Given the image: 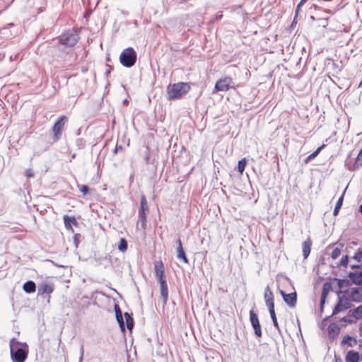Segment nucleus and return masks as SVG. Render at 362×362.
I'll list each match as a JSON object with an SVG mask.
<instances>
[{
	"label": "nucleus",
	"instance_id": "nucleus-1",
	"mask_svg": "<svg viewBox=\"0 0 362 362\" xmlns=\"http://www.w3.org/2000/svg\"><path fill=\"white\" fill-rule=\"evenodd\" d=\"M10 355L12 362H25L28 356L29 347L25 342L12 338L9 342Z\"/></svg>",
	"mask_w": 362,
	"mask_h": 362
},
{
	"label": "nucleus",
	"instance_id": "nucleus-2",
	"mask_svg": "<svg viewBox=\"0 0 362 362\" xmlns=\"http://www.w3.org/2000/svg\"><path fill=\"white\" fill-rule=\"evenodd\" d=\"M190 90V86L187 83L180 82L170 84L167 88V93L169 100H176L182 98Z\"/></svg>",
	"mask_w": 362,
	"mask_h": 362
},
{
	"label": "nucleus",
	"instance_id": "nucleus-3",
	"mask_svg": "<svg viewBox=\"0 0 362 362\" xmlns=\"http://www.w3.org/2000/svg\"><path fill=\"white\" fill-rule=\"evenodd\" d=\"M137 59V54L133 47L124 49L120 54L119 62L121 64L127 68L132 67Z\"/></svg>",
	"mask_w": 362,
	"mask_h": 362
},
{
	"label": "nucleus",
	"instance_id": "nucleus-4",
	"mask_svg": "<svg viewBox=\"0 0 362 362\" xmlns=\"http://www.w3.org/2000/svg\"><path fill=\"white\" fill-rule=\"evenodd\" d=\"M59 42L66 47L74 46L79 40V35L74 28L69 29L58 37Z\"/></svg>",
	"mask_w": 362,
	"mask_h": 362
},
{
	"label": "nucleus",
	"instance_id": "nucleus-5",
	"mask_svg": "<svg viewBox=\"0 0 362 362\" xmlns=\"http://www.w3.org/2000/svg\"><path fill=\"white\" fill-rule=\"evenodd\" d=\"M68 118L65 115H62L57 118L52 127V132L54 133V142L59 141L62 134V130L64 127L65 123L67 122Z\"/></svg>",
	"mask_w": 362,
	"mask_h": 362
},
{
	"label": "nucleus",
	"instance_id": "nucleus-6",
	"mask_svg": "<svg viewBox=\"0 0 362 362\" xmlns=\"http://www.w3.org/2000/svg\"><path fill=\"white\" fill-rule=\"evenodd\" d=\"M140 209L139 211V218L141 221V227L145 229L147 222V214L148 213V206L147 200L144 195L141 197Z\"/></svg>",
	"mask_w": 362,
	"mask_h": 362
},
{
	"label": "nucleus",
	"instance_id": "nucleus-7",
	"mask_svg": "<svg viewBox=\"0 0 362 362\" xmlns=\"http://www.w3.org/2000/svg\"><path fill=\"white\" fill-rule=\"evenodd\" d=\"M250 320L257 336L262 335L261 325L257 315L253 310L250 311Z\"/></svg>",
	"mask_w": 362,
	"mask_h": 362
},
{
	"label": "nucleus",
	"instance_id": "nucleus-8",
	"mask_svg": "<svg viewBox=\"0 0 362 362\" xmlns=\"http://www.w3.org/2000/svg\"><path fill=\"white\" fill-rule=\"evenodd\" d=\"M231 79L230 78H225L220 79L216 83L214 87V92L227 91L230 88Z\"/></svg>",
	"mask_w": 362,
	"mask_h": 362
},
{
	"label": "nucleus",
	"instance_id": "nucleus-9",
	"mask_svg": "<svg viewBox=\"0 0 362 362\" xmlns=\"http://www.w3.org/2000/svg\"><path fill=\"white\" fill-rule=\"evenodd\" d=\"M155 275L159 283L166 281L165 269L162 261L156 262L155 264Z\"/></svg>",
	"mask_w": 362,
	"mask_h": 362
},
{
	"label": "nucleus",
	"instance_id": "nucleus-10",
	"mask_svg": "<svg viewBox=\"0 0 362 362\" xmlns=\"http://www.w3.org/2000/svg\"><path fill=\"white\" fill-rule=\"evenodd\" d=\"M280 293L284 300V301L287 303L288 305L291 307H294L296 303V292H292L290 293H286L284 291H280Z\"/></svg>",
	"mask_w": 362,
	"mask_h": 362
},
{
	"label": "nucleus",
	"instance_id": "nucleus-11",
	"mask_svg": "<svg viewBox=\"0 0 362 362\" xmlns=\"http://www.w3.org/2000/svg\"><path fill=\"white\" fill-rule=\"evenodd\" d=\"M176 243L177 244L176 251H177V257L181 260H182L185 263H189V259L186 255V253L182 247V242L180 239H177L176 240Z\"/></svg>",
	"mask_w": 362,
	"mask_h": 362
},
{
	"label": "nucleus",
	"instance_id": "nucleus-12",
	"mask_svg": "<svg viewBox=\"0 0 362 362\" xmlns=\"http://www.w3.org/2000/svg\"><path fill=\"white\" fill-rule=\"evenodd\" d=\"M54 288L52 285L48 283L43 282L40 284L37 287V295L42 296L45 293L49 294L52 293Z\"/></svg>",
	"mask_w": 362,
	"mask_h": 362
},
{
	"label": "nucleus",
	"instance_id": "nucleus-13",
	"mask_svg": "<svg viewBox=\"0 0 362 362\" xmlns=\"http://www.w3.org/2000/svg\"><path fill=\"white\" fill-rule=\"evenodd\" d=\"M23 290L25 293H33L36 291V284L33 281L28 280L23 284Z\"/></svg>",
	"mask_w": 362,
	"mask_h": 362
},
{
	"label": "nucleus",
	"instance_id": "nucleus-14",
	"mask_svg": "<svg viewBox=\"0 0 362 362\" xmlns=\"http://www.w3.org/2000/svg\"><path fill=\"white\" fill-rule=\"evenodd\" d=\"M264 299L266 305L268 308L269 313L270 314V316L272 317V291L269 285H267V286L265 288Z\"/></svg>",
	"mask_w": 362,
	"mask_h": 362
},
{
	"label": "nucleus",
	"instance_id": "nucleus-15",
	"mask_svg": "<svg viewBox=\"0 0 362 362\" xmlns=\"http://www.w3.org/2000/svg\"><path fill=\"white\" fill-rule=\"evenodd\" d=\"M160 288V295L163 300V305L167 303L168 299V288L167 281L159 283Z\"/></svg>",
	"mask_w": 362,
	"mask_h": 362
},
{
	"label": "nucleus",
	"instance_id": "nucleus-16",
	"mask_svg": "<svg viewBox=\"0 0 362 362\" xmlns=\"http://www.w3.org/2000/svg\"><path fill=\"white\" fill-rule=\"evenodd\" d=\"M349 308V303L346 299H339V303L335 306L333 310V315H336L339 312Z\"/></svg>",
	"mask_w": 362,
	"mask_h": 362
},
{
	"label": "nucleus",
	"instance_id": "nucleus-17",
	"mask_svg": "<svg viewBox=\"0 0 362 362\" xmlns=\"http://www.w3.org/2000/svg\"><path fill=\"white\" fill-rule=\"evenodd\" d=\"M346 362H358L360 360V355L358 351H349L347 352L346 358Z\"/></svg>",
	"mask_w": 362,
	"mask_h": 362
},
{
	"label": "nucleus",
	"instance_id": "nucleus-18",
	"mask_svg": "<svg viewBox=\"0 0 362 362\" xmlns=\"http://www.w3.org/2000/svg\"><path fill=\"white\" fill-rule=\"evenodd\" d=\"M311 245H312V241H311L310 238H308L306 240H305L303 243L302 250H303V255L305 259H306L310 253Z\"/></svg>",
	"mask_w": 362,
	"mask_h": 362
},
{
	"label": "nucleus",
	"instance_id": "nucleus-19",
	"mask_svg": "<svg viewBox=\"0 0 362 362\" xmlns=\"http://www.w3.org/2000/svg\"><path fill=\"white\" fill-rule=\"evenodd\" d=\"M341 345H347L349 347H354L358 344V341L349 335L344 336L341 342Z\"/></svg>",
	"mask_w": 362,
	"mask_h": 362
},
{
	"label": "nucleus",
	"instance_id": "nucleus-20",
	"mask_svg": "<svg viewBox=\"0 0 362 362\" xmlns=\"http://www.w3.org/2000/svg\"><path fill=\"white\" fill-rule=\"evenodd\" d=\"M64 226L66 228H71V226H77L78 223L74 216L64 215L63 217Z\"/></svg>",
	"mask_w": 362,
	"mask_h": 362
},
{
	"label": "nucleus",
	"instance_id": "nucleus-21",
	"mask_svg": "<svg viewBox=\"0 0 362 362\" xmlns=\"http://www.w3.org/2000/svg\"><path fill=\"white\" fill-rule=\"evenodd\" d=\"M351 298L354 301H362V288L353 289L351 291Z\"/></svg>",
	"mask_w": 362,
	"mask_h": 362
},
{
	"label": "nucleus",
	"instance_id": "nucleus-22",
	"mask_svg": "<svg viewBox=\"0 0 362 362\" xmlns=\"http://www.w3.org/2000/svg\"><path fill=\"white\" fill-rule=\"evenodd\" d=\"M124 316L125 320H126V327H127V328L129 331H132V329H133L134 325V319L132 317V314L129 313L128 312H125L124 313Z\"/></svg>",
	"mask_w": 362,
	"mask_h": 362
},
{
	"label": "nucleus",
	"instance_id": "nucleus-23",
	"mask_svg": "<svg viewBox=\"0 0 362 362\" xmlns=\"http://www.w3.org/2000/svg\"><path fill=\"white\" fill-rule=\"evenodd\" d=\"M325 146V144H322L320 147H318L313 153H312L310 155H309L305 160V163H308L310 161H311L313 159H314L321 151L322 148H324Z\"/></svg>",
	"mask_w": 362,
	"mask_h": 362
},
{
	"label": "nucleus",
	"instance_id": "nucleus-24",
	"mask_svg": "<svg viewBox=\"0 0 362 362\" xmlns=\"http://www.w3.org/2000/svg\"><path fill=\"white\" fill-rule=\"evenodd\" d=\"M361 166H362V148L361 149L360 152L358 153L353 167L349 168V169L355 170Z\"/></svg>",
	"mask_w": 362,
	"mask_h": 362
},
{
	"label": "nucleus",
	"instance_id": "nucleus-25",
	"mask_svg": "<svg viewBox=\"0 0 362 362\" xmlns=\"http://www.w3.org/2000/svg\"><path fill=\"white\" fill-rule=\"evenodd\" d=\"M128 243L125 238H121L118 244V250L120 252H125L127 250Z\"/></svg>",
	"mask_w": 362,
	"mask_h": 362
},
{
	"label": "nucleus",
	"instance_id": "nucleus-26",
	"mask_svg": "<svg viewBox=\"0 0 362 362\" xmlns=\"http://www.w3.org/2000/svg\"><path fill=\"white\" fill-rule=\"evenodd\" d=\"M247 165V160L245 158L240 159L238 163L237 170L240 173H243Z\"/></svg>",
	"mask_w": 362,
	"mask_h": 362
},
{
	"label": "nucleus",
	"instance_id": "nucleus-27",
	"mask_svg": "<svg viewBox=\"0 0 362 362\" xmlns=\"http://www.w3.org/2000/svg\"><path fill=\"white\" fill-rule=\"evenodd\" d=\"M343 199H344V196H341V197L338 199L337 204H336V206H335V208L334 209V211H333V214L334 216H337L339 213V211L342 205V203H343Z\"/></svg>",
	"mask_w": 362,
	"mask_h": 362
},
{
	"label": "nucleus",
	"instance_id": "nucleus-28",
	"mask_svg": "<svg viewBox=\"0 0 362 362\" xmlns=\"http://www.w3.org/2000/svg\"><path fill=\"white\" fill-rule=\"evenodd\" d=\"M341 255V248L339 247H334L332 252L331 257L333 259H336L338 258Z\"/></svg>",
	"mask_w": 362,
	"mask_h": 362
},
{
	"label": "nucleus",
	"instance_id": "nucleus-29",
	"mask_svg": "<svg viewBox=\"0 0 362 362\" xmlns=\"http://www.w3.org/2000/svg\"><path fill=\"white\" fill-rule=\"evenodd\" d=\"M114 310H115V317H116V320L118 319V318H120L122 316V310L119 306V305L117 304H115L114 305Z\"/></svg>",
	"mask_w": 362,
	"mask_h": 362
},
{
	"label": "nucleus",
	"instance_id": "nucleus-30",
	"mask_svg": "<svg viewBox=\"0 0 362 362\" xmlns=\"http://www.w3.org/2000/svg\"><path fill=\"white\" fill-rule=\"evenodd\" d=\"M362 259V250H358L353 257V259L355 260L357 263H360Z\"/></svg>",
	"mask_w": 362,
	"mask_h": 362
},
{
	"label": "nucleus",
	"instance_id": "nucleus-31",
	"mask_svg": "<svg viewBox=\"0 0 362 362\" xmlns=\"http://www.w3.org/2000/svg\"><path fill=\"white\" fill-rule=\"evenodd\" d=\"M117 322L119 325V327L121 331L123 332H125L126 327H125V324H124L123 317L117 319Z\"/></svg>",
	"mask_w": 362,
	"mask_h": 362
},
{
	"label": "nucleus",
	"instance_id": "nucleus-32",
	"mask_svg": "<svg viewBox=\"0 0 362 362\" xmlns=\"http://www.w3.org/2000/svg\"><path fill=\"white\" fill-rule=\"evenodd\" d=\"M354 315L356 318H362V305L358 306L356 309H355Z\"/></svg>",
	"mask_w": 362,
	"mask_h": 362
},
{
	"label": "nucleus",
	"instance_id": "nucleus-33",
	"mask_svg": "<svg viewBox=\"0 0 362 362\" xmlns=\"http://www.w3.org/2000/svg\"><path fill=\"white\" fill-rule=\"evenodd\" d=\"M76 145L79 148H83L85 147L86 146V141L82 139V138H78L76 140Z\"/></svg>",
	"mask_w": 362,
	"mask_h": 362
},
{
	"label": "nucleus",
	"instance_id": "nucleus-34",
	"mask_svg": "<svg viewBox=\"0 0 362 362\" xmlns=\"http://www.w3.org/2000/svg\"><path fill=\"white\" fill-rule=\"evenodd\" d=\"M339 331V327H337V325L336 324H331L329 325L328 327V332L329 334H331L332 332H338Z\"/></svg>",
	"mask_w": 362,
	"mask_h": 362
},
{
	"label": "nucleus",
	"instance_id": "nucleus-35",
	"mask_svg": "<svg viewBox=\"0 0 362 362\" xmlns=\"http://www.w3.org/2000/svg\"><path fill=\"white\" fill-rule=\"evenodd\" d=\"M348 260H349L348 255L343 256L340 261V265L346 267L347 264H348Z\"/></svg>",
	"mask_w": 362,
	"mask_h": 362
},
{
	"label": "nucleus",
	"instance_id": "nucleus-36",
	"mask_svg": "<svg viewBox=\"0 0 362 362\" xmlns=\"http://www.w3.org/2000/svg\"><path fill=\"white\" fill-rule=\"evenodd\" d=\"M79 190L83 194L86 195L89 191V187L86 185H82L80 186Z\"/></svg>",
	"mask_w": 362,
	"mask_h": 362
},
{
	"label": "nucleus",
	"instance_id": "nucleus-37",
	"mask_svg": "<svg viewBox=\"0 0 362 362\" xmlns=\"http://www.w3.org/2000/svg\"><path fill=\"white\" fill-rule=\"evenodd\" d=\"M320 21V25H322L323 28H326L328 25V19L327 18H321L319 19Z\"/></svg>",
	"mask_w": 362,
	"mask_h": 362
},
{
	"label": "nucleus",
	"instance_id": "nucleus-38",
	"mask_svg": "<svg viewBox=\"0 0 362 362\" xmlns=\"http://www.w3.org/2000/svg\"><path fill=\"white\" fill-rule=\"evenodd\" d=\"M83 354H84L83 345L81 344V346L80 347V357L78 359V362L83 361Z\"/></svg>",
	"mask_w": 362,
	"mask_h": 362
},
{
	"label": "nucleus",
	"instance_id": "nucleus-39",
	"mask_svg": "<svg viewBox=\"0 0 362 362\" xmlns=\"http://www.w3.org/2000/svg\"><path fill=\"white\" fill-rule=\"evenodd\" d=\"M25 175L28 177H32L34 176V173L32 169H27L26 171H25Z\"/></svg>",
	"mask_w": 362,
	"mask_h": 362
},
{
	"label": "nucleus",
	"instance_id": "nucleus-40",
	"mask_svg": "<svg viewBox=\"0 0 362 362\" xmlns=\"http://www.w3.org/2000/svg\"><path fill=\"white\" fill-rule=\"evenodd\" d=\"M122 149H123V148H122V146H120V145H117H117H116V146H115V149H114L113 153H114V154H116V153H117L119 151H122Z\"/></svg>",
	"mask_w": 362,
	"mask_h": 362
},
{
	"label": "nucleus",
	"instance_id": "nucleus-41",
	"mask_svg": "<svg viewBox=\"0 0 362 362\" xmlns=\"http://www.w3.org/2000/svg\"><path fill=\"white\" fill-rule=\"evenodd\" d=\"M326 285L327 284H325L324 288H323V291H322V299H321V304H323L325 303V298L326 296V290H325Z\"/></svg>",
	"mask_w": 362,
	"mask_h": 362
},
{
	"label": "nucleus",
	"instance_id": "nucleus-42",
	"mask_svg": "<svg viewBox=\"0 0 362 362\" xmlns=\"http://www.w3.org/2000/svg\"><path fill=\"white\" fill-rule=\"evenodd\" d=\"M107 69H106V71H105V75H106V76L107 77V76H108V75L110 74V72H111V71H112V66H109V65H107Z\"/></svg>",
	"mask_w": 362,
	"mask_h": 362
},
{
	"label": "nucleus",
	"instance_id": "nucleus-43",
	"mask_svg": "<svg viewBox=\"0 0 362 362\" xmlns=\"http://www.w3.org/2000/svg\"><path fill=\"white\" fill-rule=\"evenodd\" d=\"M273 325L275 327H278V323H277L276 318V316H275L274 310H273Z\"/></svg>",
	"mask_w": 362,
	"mask_h": 362
},
{
	"label": "nucleus",
	"instance_id": "nucleus-44",
	"mask_svg": "<svg viewBox=\"0 0 362 362\" xmlns=\"http://www.w3.org/2000/svg\"><path fill=\"white\" fill-rule=\"evenodd\" d=\"M222 17H223V14L221 13V12H220L216 15L215 19H216V21H219L221 19Z\"/></svg>",
	"mask_w": 362,
	"mask_h": 362
},
{
	"label": "nucleus",
	"instance_id": "nucleus-45",
	"mask_svg": "<svg viewBox=\"0 0 362 362\" xmlns=\"http://www.w3.org/2000/svg\"><path fill=\"white\" fill-rule=\"evenodd\" d=\"M79 235H80L79 234H76L74 235V242H75L76 245H77V242H76L78 240L77 237L79 236Z\"/></svg>",
	"mask_w": 362,
	"mask_h": 362
},
{
	"label": "nucleus",
	"instance_id": "nucleus-46",
	"mask_svg": "<svg viewBox=\"0 0 362 362\" xmlns=\"http://www.w3.org/2000/svg\"><path fill=\"white\" fill-rule=\"evenodd\" d=\"M335 362H341V360L340 358H335Z\"/></svg>",
	"mask_w": 362,
	"mask_h": 362
},
{
	"label": "nucleus",
	"instance_id": "nucleus-47",
	"mask_svg": "<svg viewBox=\"0 0 362 362\" xmlns=\"http://www.w3.org/2000/svg\"><path fill=\"white\" fill-rule=\"evenodd\" d=\"M359 333H360V335L362 337V326H361L359 328Z\"/></svg>",
	"mask_w": 362,
	"mask_h": 362
},
{
	"label": "nucleus",
	"instance_id": "nucleus-48",
	"mask_svg": "<svg viewBox=\"0 0 362 362\" xmlns=\"http://www.w3.org/2000/svg\"><path fill=\"white\" fill-rule=\"evenodd\" d=\"M351 267L352 268H354V267H358V264H352Z\"/></svg>",
	"mask_w": 362,
	"mask_h": 362
},
{
	"label": "nucleus",
	"instance_id": "nucleus-49",
	"mask_svg": "<svg viewBox=\"0 0 362 362\" xmlns=\"http://www.w3.org/2000/svg\"><path fill=\"white\" fill-rule=\"evenodd\" d=\"M359 211L362 214V204L360 206Z\"/></svg>",
	"mask_w": 362,
	"mask_h": 362
},
{
	"label": "nucleus",
	"instance_id": "nucleus-50",
	"mask_svg": "<svg viewBox=\"0 0 362 362\" xmlns=\"http://www.w3.org/2000/svg\"><path fill=\"white\" fill-rule=\"evenodd\" d=\"M268 76H269V77H272V72H269V73L268 74Z\"/></svg>",
	"mask_w": 362,
	"mask_h": 362
},
{
	"label": "nucleus",
	"instance_id": "nucleus-51",
	"mask_svg": "<svg viewBox=\"0 0 362 362\" xmlns=\"http://www.w3.org/2000/svg\"><path fill=\"white\" fill-rule=\"evenodd\" d=\"M146 162H148V155L146 156Z\"/></svg>",
	"mask_w": 362,
	"mask_h": 362
},
{
	"label": "nucleus",
	"instance_id": "nucleus-52",
	"mask_svg": "<svg viewBox=\"0 0 362 362\" xmlns=\"http://www.w3.org/2000/svg\"><path fill=\"white\" fill-rule=\"evenodd\" d=\"M128 103V101L127 100H124V103Z\"/></svg>",
	"mask_w": 362,
	"mask_h": 362
}]
</instances>
